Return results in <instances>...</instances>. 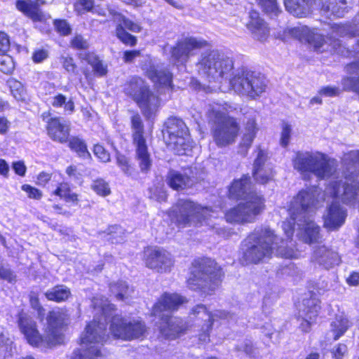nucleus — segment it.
Returning a JSON list of instances; mask_svg holds the SVG:
<instances>
[{"label": "nucleus", "instance_id": "28", "mask_svg": "<svg viewBox=\"0 0 359 359\" xmlns=\"http://www.w3.org/2000/svg\"><path fill=\"white\" fill-rule=\"evenodd\" d=\"M347 214L339 204L332 203L323 217V226L330 231L338 230L345 222Z\"/></svg>", "mask_w": 359, "mask_h": 359}, {"label": "nucleus", "instance_id": "8", "mask_svg": "<svg viewBox=\"0 0 359 359\" xmlns=\"http://www.w3.org/2000/svg\"><path fill=\"white\" fill-rule=\"evenodd\" d=\"M196 65L198 74L210 83L227 78L233 69V60L215 50L203 53Z\"/></svg>", "mask_w": 359, "mask_h": 359}, {"label": "nucleus", "instance_id": "26", "mask_svg": "<svg viewBox=\"0 0 359 359\" xmlns=\"http://www.w3.org/2000/svg\"><path fill=\"white\" fill-rule=\"evenodd\" d=\"M146 76L154 83L158 90L166 89L173 91V74L167 69H158L151 65L145 72Z\"/></svg>", "mask_w": 359, "mask_h": 359}, {"label": "nucleus", "instance_id": "33", "mask_svg": "<svg viewBox=\"0 0 359 359\" xmlns=\"http://www.w3.org/2000/svg\"><path fill=\"white\" fill-rule=\"evenodd\" d=\"M50 195V196H55L66 203H70L72 205H78L79 202V194L72 191L69 184L67 182L57 183Z\"/></svg>", "mask_w": 359, "mask_h": 359}, {"label": "nucleus", "instance_id": "29", "mask_svg": "<svg viewBox=\"0 0 359 359\" xmlns=\"http://www.w3.org/2000/svg\"><path fill=\"white\" fill-rule=\"evenodd\" d=\"M320 192L315 186L301 189L294 197V203L304 212L314 208L318 203Z\"/></svg>", "mask_w": 359, "mask_h": 359}, {"label": "nucleus", "instance_id": "31", "mask_svg": "<svg viewBox=\"0 0 359 359\" xmlns=\"http://www.w3.org/2000/svg\"><path fill=\"white\" fill-rule=\"evenodd\" d=\"M224 218L227 223L233 224H244L253 222L249 217L242 202L226 210Z\"/></svg>", "mask_w": 359, "mask_h": 359}, {"label": "nucleus", "instance_id": "5", "mask_svg": "<svg viewBox=\"0 0 359 359\" xmlns=\"http://www.w3.org/2000/svg\"><path fill=\"white\" fill-rule=\"evenodd\" d=\"M252 186L251 177L248 174L243 175L239 179H234L228 188L227 196L234 201L245 200L242 202L250 218L255 222L256 217L266 208V199L256 191H250Z\"/></svg>", "mask_w": 359, "mask_h": 359}, {"label": "nucleus", "instance_id": "13", "mask_svg": "<svg viewBox=\"0 0 359 359\" xmlns=\"http://www.w3.org/2000/svg\"><path fill=\"white\" fill-rule=\"evenodd\" d=\"M215 117L217 121L211 128V135L215 144L224 148L233 144L241 129L236 118L218 111L215 112Z\"/></svg>", "mask_w": 359, "mask_h": 359}, {"label": "nucleus", "instance_id": "48", "mask_svg": "<svg viewBox=\"0 0 359 359\" xmlns=\"http://www.w3.org/2000/svg\"><path fill=\"white\" fill-rule=\"evenodd\" d=\"M94 7V0H76L74 3V10L77 15L92 12Z\"/></svg>", "mask_w": 359, "mask_h": 359}, {"label": "nucleus", "instance_id": "37", "mask_svg": "<svg viewBox=\"0 0 359 359\" xmlns=\"http://www.w3.org/2000/svg\"><path fill=\"white\" fill-rule=\"evenodd\" d=\"M303 241L311 245L319 243L321 240L320 227L313 221H308L305 224L302 234Z\"/></svg>", "mask_w": 359, "mask_h": 359}, {"label": "nucleus", "instance_id": "43", "mask_svg": "<svg viewBox=\"0 0 359 359\" xmlns=\"http://www.w3.org/2000/svg\"><path fill=\"white\" fill-rule=\"evenodd\" d=\"M7 82L13 97L18 101H25L27 90L24 85L20 81L13 78L8 79Z\"/></svg>", "mask_w": 359, "mask_h": 359}, {"label": "nucleus", "instance_id": "23", "mask_svg": "<svg viewBox=\"0 0 359 359\" xmlns=\"http://www.w3.org/2000/svg\"><path fill=\"white\" fill-rule=\"evenodd\" d=\"M245 27L252 37L260 42L266 41L270 36L271 28L269 23L255 8L250 9L248 13Z\"/></svg>", "mask_w": 359, "mask_h": 359}, {"label": "nucleus", "instance_id": "54", "mask_svg": "<svg viewBox=\"0 0 359 359\" xmlns=\"http://www.w3.org/2000/svg\"><path fill=\"white\" fill-rule=\"evenodd\" d=\"M0 279L11 284H15L17 282V275L11 269L1 266Z\"/></svg>", "mask_w": 359, "mask_h": 359}, {"label": "nucleus", "instance_id": "60", "mask_svg": "<svg viewBox=\"0 0 359 359\" xmlns=\"http://www.w3.org/2000/svg\"><path fill=\"white\" fill-rule=\"evenodd\" d=\"M331 352L334 359H343L348 352V348L345 344L339 343Z\"/></svg>", "mask_w": 359, "mask_h": 359}, {"label": "nucleus", "instance_id": "3", "mask_svg": "<svg viewBox=\"0 0 359 359\" xmlns=\"http://www.w3.org/2000/svg\"><path fill=\"white\" fill-rule=\"evenodd\" d=\"M123 93L136 103L146 120L153 121L157 116L162 100L141 76H133L126 81Z\"/></svg>", "mask_w": 359, "mask_h": 359}, {"label": "nucleus", "instance_id": "38", "mask_svg": "<svg viewBox=\"0 0 359 359\" xmlns=\"http://www.w3.org/2000/svg\"><path fill=\"white\" fill-rule=\"evenodd\" d=\"M245 130V132L243 134L242 140L243 144L245 146L246 151H248L250 148L259 130L255 118H250L247 121Z\"/></svg>", "mask_w": 359, "mask_h": 359}, {"label": "nucleus", "instance_id": "64", "mask_svg": "<svg viewBox=\"0 0 359 359\" xmlns=\"http://www.w3.org/2000/svg\"><path fill=\"white\" fill-rule=\"evenodd\" d=\"M15 173L20 177H24L27 172V167L22 161H18L12 163Z\"/></svg>", "mask_w": 359, "mask_h": 359}, {"label": "nucleus", "instance_id": "40", "mask_svg": "<svg viewBox=\"0 0 359 359\" xmlns=\"http://www.w3.org/2000/svg\"><path fill=\"white\" fill-rule=\"evenodd\" d=\"M255 1L266 15L278 16L282 12L278 0H255Z\"/></svg>", "mask_w": 359, "mask_h": 359}, {"label": "nucleus", "instance_id": "45", "mask_svg": "<svg viewBox=\"0 0 359 359\" xmlns=\"http://www.w3.org/2000/svg\"><path fill=\"white\" fill-rule=\"evenodd\" d=\"M15 69V62L8 53H0V72L6 75H11Z\"/></svg>", "mask_w": 359, "mask_h": 359}, {"label": "nucleus", "instance_id": "42", "mask_svg": "<svg viewBox=\"0 0 359 359\" xmlns=\"http://www.w3.org/2000/svg\"><path fill=\"white\" fill-rule=\"evenodd\" d=\"M334 252L325 245L318 246L313 252V260L319 264H325L332 259Z\"/></svg>", "mask_w": 359, "mask_h": 359}, {"label": "nucleus", "instance_id": "17", "mask_svg": "<svg viewBox=\"0 0 359 359\" xmlns=\"http://www.w3.org/2000/svg\"><path fill=\"white\" fill-rule=\"evenodd\" d=\"M41 118L45 123V130L48 138L53 142L65 144L71 135L70 122L60 116H52L50 111H43Z\"/></svg>", "mask_w": 359, "mask_h": 359}, {"label": "nucleus", "instance_id": "46", "mask_svg": "<svg viewBox=\"0 0 359 359\" xmlns=\"http://www.w3.org/2000/svg\"><path fill=\"white\" fill-rule=\"evenodd\" d=\"M90 187L96 194L100 196L105 197L111 194V189L108 182L101 177L94 180Z\"/></svg>", "mask_w": 359, "mask_h": 359}, {"label": "nucleus", "instance_id": "16", "mask_svg": "<svg viewBox=\"0 0 359 359\" xmlns=\"http://www.w3.org/2000/svg\"><path fill=\"white\" fill-rule=\"evenodd\" d=\"M327 189L333 199H340L346 204L354 203L359 192V182L355 178L353 173L347 174L344 180H336L330 182Z\"/></svg>", "mask_w": 359, "mask_h": 359}, {"label": "nucleus", "instance_id": "25", "mask_svg": "<svg viewBox=\"0 0 359 359\" xmlns=\"http://www.w3.org/2000/svg\"><path fill=\"white\" fill-rule=\"evenodd\" d=\"M121 23L116 25L115 28V34L116 38L125 46L134 47L137 43V38L131 34L128 30L139 33L142 30V26L138 22H133L127 17L123 18Z\"/></svg>", "mask_w": 359, "mask_h": 359}, {"label": "nucleus", "instance_id": "49", "mask_svg": "<svg viewBox=\"0 0 359 359\" xmlns=\"http://www.w3.org/2000/svg\"><path fill=\"white\" fill-rule=\"evenodd\" d=\"M69 46L74 50H86L89 48L90 44L83 35L76 34L70 39Z\"/></svg>", "mask_w": 359, "mask_h": 359}, {"label": "nucleus", "instance_id": "61", "mask_svg": "<svg viewBox=\"0 0 359 359\" xmlns=\"http://www.w3.org/2000/svg\"><path fill=\"white\" fill-rule=\"evenodd\" d=\"M278 255L280 257L288 259H294L299 257L297 251L292 248H279Z\"/></svg>", "mask_w": 359, "mask_h": 359}, {"label": "nucleus", "instance_id": "20", "mask_svg": "<svg viewBox=\"0 0 359 359\" xmlns=\"http://www.w3.org/2000/svg\"><path fill=\"white\" fill-rule=\"evenodd\" d=\"M257 156L253 162L252 176L255 183L266 185L275 181L276 172L273 165L265 166L269 159L268 153L260 146L257 147Z\"/></svg>", "mask_w": 359, "mask_h": 359}, {"label": "nucleus", "instance_id": "50", "mask_svg": "<svg viewBox=\"0 0 359 359\" xmlns=\"http://www.w3.org/2000/svg\"><path fill=\"white\" fill-rule=\"evenodd\" d=\"M53 25L55 30L60 36H66L72 33V27L65 19H54Z\"/></svg>", "mask_w": 359, "mask_h": 359}, {"label": "nucleus", "instance_id": "18", "mask_svg": "<svg viewBox=\"0 0 359 359\" xmlns=\"http://www.w3.org/2000/svg\"><path fill=\"white\" fill-rule=\"evenodd\" d=\"M301 311L303 316L297 317L301 323L299 330L303 333H309L312 330V325L316 324L321 311V300L313 291H309L302 300Z\"/></svg>", "mask_w": 359, "mask_h": 359}, {"label": "nucleus", "instance_id": "12", "mask_svg": "<svg viewBox=\"0 0 359 359\" xmlns=\"http://www.w3.org/2000/svg\"><path fill=\"white\" fill-rule=\"evenodd\" d=\"M277 236L274 231L266 227L261 230L253 238V244L243 254V259L246 264H257L264 259L272 257Z\"/></svg>", "mask_w": 359, "mask_h": 359}, {"label": "nucleus", "instance_id": "27", "mask_svg": "<svg viewBox=\"0 0 359 359\" xmlns=\"http://www.w3.org/2000/svg\"><path fill=\"white\" fill-rule=\"evenodd\" d=\"M46 4V0H15V8L34 22H41L43 13L41 7Z\"/></svg>", "mask_w": 359, "mask_h": 359}, {"label": "nucleus", "instance_id": "24", "mask_svg": "<svg viewBox=\"0 0 359 359\" xmlns=\"http://www.w3.org/2000/svg\"><path fill=\"white\" fill-rule=\"evenodd\" d=\"M203 316H208V323L205 327H202L199 334V341L208 343L210 341V333L213 329L215 323L213 313L208 310L206 305L198 304L194 306L189 312V316L194 320H202Z\"/></svg>", "mask_w": 359, "mask_h": 359}, {"label": "nucleus", "instance_id": "57", "mask_svg": "<svg viewBox=\"0 0 359 359\" xmlns=\"http://www.w3.org/2000/svg\"><path fill=\"white\" fill-rule=\"evenodd\" d=\"M341 91L344 90L339 89L338 87L327 86L322 87L319 90L318 94L326 97H336L339 96Z\"/></svg>", "mask_w": 359, "mask_h": 359}, {"label": "nucleus", "instance_id": "4", "mask_svg": "<svg viewBox=\"0 0 359 359\" xmlns=\"http://www.w3.org/2000/svg\"><path fill=\"white\" fill-rule=\"evenodd\" d=\"M213 210L189 198H179L170 211L171 220L178 229H184L194 224L202 226L211 218Z\"/></svg>", "mask_w": 359, "mask_h": 359}, {"label": "nucleus", "instance_id": "6", "mask_svg": "<svg viewBox=\"0 0 359 359\" xmlns=\"http://www.w3.org/2000/svg\"><path fill=\"white\" fill-rule=\"evenodd\" d=\"M338 163L334 158L321 152L297 153L293 160V167L302 174L313 173L318 180H324L334 175Z\"/></svg>", "mask_w": 359, "mask_h": 359}, {"label": "nucleus", "instance_id": "32", "mask_svg": "<svg viewBox=\"0 0 359 359\" xmlns=\"http://www.w3.org/2000/svg\"><path fill=\"white\" fill-rule=\"evenodd\" d=\"M80 59L92 67L95 76L97 77L107 76L108 73L107 65L95 51H86L80 56Z\"/></svg>", "mask_w": 359, "mask_h": 359}, {"label": "nucleus", "instance_id": "1", "mask_svg": "<svg viewBox=\"0 0 359 359\" xmlns=\"http://www.w3.org/2000/svg\"><path fill=\"white\" fill-rule=\"evenodd\" d=\"M225 273L215 259L207 256L194 258L189 267L186 285L201 296H210L222 285Z\"/></svg>", "mask_w": 359, "mask_h": 359}, {"label": "nucleus", "instance_id": "11", "mask_svg": "<svg viewBox=\"0 0 359 359\" xmlns=\"http://www.w3.org/2000/svg\"><path fill=\"white\" fill-rule=\"evenodd\" d=\"M230 86L238 94L255 100L266 91L267 83L261 73L242 69L230 79Z\"/></svg>", "mask_w": 359, "mask_h": 359}, {"label": "nucleus", "instance_id": "44", "mask_svg": "<svg viewBox=\"0 0 359 359\" xmlns=\"http://www.w3.org/2000/svg\"><path fill=\"white\" fill-rule=\"evenodd\" d=\"M116 164L119 168L127 175L131 176L136 173V168L134 164L130 162V158L123 154L116 155Z\"/></svg>", "mask_w": 359, "mask_h": 359}, {"label": "nucleus", "instance_id": "36", "mask_svg": "<svg viewBox=\"0 0 359 359\" xmlns=\"http://www.w3.org/2000/svg\"><path fill=\"white\" fill-rule=\"evenodd\" d=\"M69 149L76 154V155L83 159L91 158L90 153L88 149V146L86 141L78 135H71L68 137L66 144Z\"/></svg>", "mask_w": 359, "mask_h": 359}, {"label": "nucleus", "instance_id": "22", "mask_svg": "<svg viewBox=\"0 0 359 359\" xmlns=\"http://www.w3.org/2000/svg\"><path fill=\"white\" fill-rule=\"evenodd\" d=\"M289 33L299 41L306 43L315 52L319 53L324 52V46L327 43L325 36L318 32L317 28L301 25L291 28Z\"/></svg>", "mask_w": 359, "mask_h": 359}, {"label": "nucleus", "instance_id": "41", "mask_svg": "<svg viewBox=\"0 0 359 359\" xmlns=\"http://www.w3.org/2000/svg\"><path fill=\"white\" fill-rule=\"evenodd\" d=\"M54 108L63 107L64 111L68 114H72L75 111V104L72 99L67 100V97L62 94L57 93L53 97L51 102Z\"/></svg>", "mask_w": 359, "mask_h": 359}, {"label": "nucleus", "instance_id": "39", "mask_svg": "<svg viewBox=\"0 0 359 359\" xmlns=\"http://www.w3.org/2000/svg\"><path fill=\"white\" fill-rule=\"evenodd\" d=\"M331 331L333 332V340L337 341L342 337L350 327L347 318L339 316L330 324Z\"/></svg>", "mask_w": 359, "mask_h": 359}, {"label": "nucleus", "instance_id": "15", "mask_svg": "<svg viewBox=\"0 0 359 359\" xmlns=\"http://www.w3.org/2000/svg\"><path fill=\"white\" fill-rule=\"evenodd\" d=\"M69 315L64 309L50 310L46 316L47 327L45 330L46 344L48 347L60 345L63 343L62 331L68 325Z\"/></svg>", "mask_w": 359, "mask_h": 359}, {"label": "nucleus", "instance_id": "35", "mask_svg": "<svg viewBox=\"0 0 359 359\" xmlns=\"http://www.w3.org/2000/svg\"><path fill=\"white\" fill-rule=\"evenodd\" d=\"M44 295L48 301L62 303L68 301L72 294L70 288L67 286L57 284L47 290Z\"/></svg>", "mask_w": 359, "mask_h": 359}, {"label": "nucleus", "instance_id": "30", "mask_svg": "<svg viewBox=\"0 0 359 359\" xmlns=\"http://www.w3.org/2000/svg\"><path fill=\"white\" fill-rule=\"evenodd\" d=\"M105 341L104 329L100 321L93 320L85 328V335L81 339L83 344L102 343Z\"/></svg>", "mask_w": 359, "mask_h": 359}, {"label": "nucleus", "instance_id": "21", "mask_svg": "<svg viewBox=\"0 0 359 359\" xmlns=\"http://www.w3.org/2000/svg\"><path fill=\"white\" fill-rule=\"evenodd\" d=\"M209 43L204 39H198L195 37H185L176 42L175 45L171 48V57L173 60L181 64H185L188 62L194 50H200L208 47Z\"/></svg>", "mask_w": 359, "mask_h": 359}, {"label": "nucleus", "instance_id": "52", "mask_svg": "<svg viewBox=\"0 0 359 359\" xmlns=\"http://www.w3.org/2000/svg\"><path fill=\"white\" fill-rule=\"evenodd\" d=\"M93 152L95 157L102 163H108L111 160L110 153L100 143L93 145Z\"/></svg>", "mask_w": 359, "mask_h": 359}, {"label": "nucleus", "instance_id": "55", "mask_svg": "<svg viewBox=\"0 0 359 359\" xmlns=\"http://www.w3.org/2000/svg\"><path fill=\"white\" fill-rule=\"evenodd\" d=\"M291 126L287 123H285L282 127V131L280 139V143L283 147L285 148L288 146L291 136Z\"/></svg>", "mask_w": 359, "mask_h": 359}, {"label": "nucleus", "instance_id": "62", "mask_svg": "<svg viewBox=\"0 0 359 359\" xmlns=\"http://www.w3.org/2000/svg\"><path fill=\"white\" fill-rule=\"evenodd\" d=\"M141 51L138 49L126 50L123 53L122 59L125 63H131L134 60L140 56Z\"/></svg>", "mask_w": 359, "mask_h": 359}, {"label": "nucleus", "instance_id": "47", "mask_svg": "<svg viewBox=\"0 0 359 359\" xmlns=\"http://www.w3.org/2000/svg\"><path fill=\"white\" fill-rule=\"evenodd\" d=\"M342 162L347 168H355L359 165V149L351 150L344 154Z\"/></svg>", "mask_w": 359, "mask_h": 359}, {"label": "nucleus", "instance_id": "53", "mask_svg": "<svg viewBox=\"0 0 359 359\" xmlns=\"http://www.w3.org/2000/svg\"><path fill=\"white\" fill-rule=\"evenodd\" d=\"M21 189L27 194L29 198L39 201L43 197V192L38 188L28 184L21 186Z\"/></svg>", "mask_w": 359, "mask_h": 359}, {"label": "nucleus", "instance_id": "51", "mask_svg": "<svg viewBox=\"0 0 359 359\" xmlns=\"http://www.w3.org/2000/svg\"><path fill=\"white\" fill-rule=\"evenodd\" d=\"M61 63L65 70L73 75H78L79 68L74 57L71 55L62 57Z\"/></svg>", "mask_w": 359, "mask_h": 359}, {"label": "nucleus", "instance_id": "59", "mask_svg": "<svg viewBox=\"0 0 359 359\" xmlns=\"http://www.w3.org/2000/svg\"><path fill=\"white\" fill-rule=\"evenodd\" d=\"M52 177L53 174L51 172L41 171L36 175V184L45 187L51 181Z\"/></svg>", "mask_w": 359, "mask_h": 359}, {"label": "nucleus", "instance_id": "34", "mask_svg": "<svg viewBox=\"0 0 359 359\" xmlns=\"http://www.w3.org/2000/svg\"><path fill=\"white\" fill-rule=\"evenodd\" d=\"M167 184L175 191L184 190L191 187V177L178 171H171L167 176Z\"/></svg>", "mask_w": 359, "mask_h": 359}, {"label": "nucleus", "instance_id": "56", "mask_svg": "<svg viewBox=\"0 0 359 359\" xmlns=\"http://www.w3.org/2000/svg\"><path fill=\"white\" fill-rule=\"evenodd\" d=\"M11 41L10 36L4 31L0 30V53H8L11 50Z\"/></svg>", "mask_w": 359, "mask_h": 359}, {"label": "nucleus", "instance_id": "14", "mask_svg": "<svg viewBox=\"0 0 359 359\" xmlns=\"http://www.w3.org/2000/svg\"><path fill=\"white\" fill-rule=\"evenodd\" d=\"M142 260L145 267L159 273H170L175 266V258L163 248L147 245L142 252Z\"/></svg>", "mask_w": 359, "mask_h": 359}, {"label": "nucleus", "instance_id": "10", "mask_svg": "<svg viewBox=\"0 0 359 359\" xmlns=\"http://www.w3.org/2000/svg\"><path fill=\"white\" fill-rule=\"evenodd\" d=\"M109 332L115 339L124 341L142 340L148 333V327L141 318H127L120 314L111 316Z\"/></svg>", "mask_w": 359, "mask_h": 359}, {"label": "nucleus", "instance_id": "2", "mask_svg": "<svg viewBox=\"0 0 359 359\" xmlns=\"http://www.w3.org/2000/svg\"><path fill=\"white\" fill-rule=\"evenodd\" d=\"M189 299L177 292H164L156 299L151 309V316L160 317L159 332L166 339L174 340L185 334L190 325L186 322H175L171 315L189 303Z\"/></svg>", "mask_w": 359, "mask_h": 359}, {"label": "nucleus", "instance_id": "9", "mask_svg": "<svg viewBox=\"0 0 359 359\" xmlns=\"http://www.w3.org/2000/svg\"><path fill=\"white\" fill-rule=\"evenodd\" d=\"M131 143L134 147L135 158L137 162L140 171L148 173L153 165V160L147 143V135L144 124L140 114L135 111L130 118Z\"/></svg>", "mask_w": 359, "mask_h": 359}, {"label": "nucleus", "instance_id": "58", "mask_svg": "<svg viewBox=\"0 0 359 359\" xmlns=\"http://www.w3.org/2000/svg\"><path fill=\"white\" fill-rule=\"evenodd\" d=\"M48 57V52L44 48L35 49L32 55L34 63H41Z\"/></svg>", "mask_w": 359, "mask_h": 359}, {"label": "nucleus", "instance_id": "63", "mask_svg": "<svg viewBox=\"0 0 359 359\" xmlns=\"http://www.w3.org/2000/svg\"><path fill=\"white\" fill-rule=\"evenodd\" d=\"M283 229L285 235L292 239L295 230V222L294 220L285 221L283 223Z\"/></svg>", "mask_w": 359, "mask_h": 359}, {"label": "nucleus", "instance_id": "19", "mask_svg": "<svg viewBox=\"0 0 359 359\" xmlns=\"http://www.w3.org/2000/svg\"><path fill=\"white\" fill-rule=\"evenodd\" d=\"M16 318L19 330L30 346L37 348L46 343V335L40 333L37 323L30 315L20 309L17 313Z\"/></svg>", "mask_w": 359, "mask_h": 359}, {"label": "nucleus", "instance_id": "7", "mask_svg": "<svg viewBox=\"0 0 359 359\" xmlns=\"http://www.w3.org/2000/svg\"><path fill=\"white\" fill-rule=\"evenodd\" d=\"M163 140L168 149L182 156L191 148L192 140L188 126L181 118L170 116L164 121Z\"/></svg>", "mask_w": 359, "mask_h": 359}]
</instances>
